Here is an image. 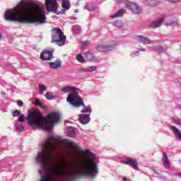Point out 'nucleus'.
<instances>
[{"mask_svg": "<svg viewBox=\"0 0 181 181\" xmlns=\"http://www.w3.org/2000/svg\"><path fill=\"white\" fill-rule=\"evenodd\" d=\"M4 19L9 22L38 25H45L47 21L45 6L39 1L28 6L18 4L14 8L7 10L4 14Z\"/></svg>", "mask_w": 181, "mask_h": 181, "instance_id": "1", "label": "nucleus"}, {"mask_svg": "<svg viewBox=\"0 0 181 181\" xmlns=\"http://www.w3.org/2000/svg\"><path fill=\"white\" fill-rule=\"evenodd\" d=\"M26 119L30 127L33 129H44L50 132L54 124L60 122V115L56 112L49 113L47 117H43L39 112L33 111L28 113Z\"/></svg>", "mask_w": 181, "mask_h": 181, "instance_id": "2", "label": "nucleus"}, {"mask_svg": "<svg viewBox=\"0 0 181 181\" xmlns=\"http://www.w3.org/2000/svg\"><path fill=\"white\" fill-rule=\"evenodd\" d=\"M78 88H76L73 86H66L63 87L61 89V91L62 93H70L68 95V97L66 98V101L72 105V107H74L75 108H78V107H81V105L83 107V110H81V112L86 113V112H91V107L90 106H86L84 105V102L83 101V99L81 97H80V95L78 94Z\"/></svg>", "mask_w": 181, "mask_h": 181, "instance_id": "3", "label": "nucleus"}, {"mask_svg": "<svg viewBox=\"0 0 181 181\" xmlns=\"http://www.w3.org/2000/svg\"><path fill=\"white\" fill-rule=\"evenodd\" d=\"M52 42H55L58 46H64L66 37L60 28H53L52 30Z\"/></svg>", "mask_w": 181, "mask_h": 181, "instance_id": "4", "label": "nucleus"}, {"mask_svg": "<svg viewBox=\"0 0 181 181\" xmlns=\"http://www.w3.org/2000/svg\"><path fill=\"white\" fill-rule=\"evenodd\" d=\"M45 6L48 12H57L59 3H57V0H45Z\"/></svg>", "mask_w": 181, "mask_h": 181, "instance_id": "5", "label": "nucleus"}, {"mask_svg": "<svg viewBox=\"0 0 181 181\" xmlns=\"http://www.w3.org/2000/svg\"><path fill=\"white\" fill-rule=\"evenodd\" d=\"M127 8L128 9H130L133 13H141L142 12V8L141 6H138V4L135 3H128L127 4Z\"/></svg>", "mask_w": 181, "mask_h": 181, "instance_id": "6", "label": "nucleus"}, {"mask_svg": "<svg viewBox=\"0 0 181 181\" xmlns=\"http://www.w3.org/2000/svg\"><path fill=\"white\" fill-rule=\"evenodd\" d=\"M117 44L114 45H105V44H100L98 45L97 49L99 52H110L115 47Z\"/></svg>", "mask_w": 181, "mask_h": 181, "instance_id": "7", "label": "nucleus"}, {"mask_svg": "<svg viewBox=\"0 0 181 181\" xmlns=\"http://www.w3.org/2000/svg\"><path fill=\"white\" fill-rule=\"evenodd\" d=\"M122 163H124V165H128L129 166H132L133 169H138V162H136V160L135 159L128 158L126 160H124L122 161Z\"/></svg>", "mask_w": 181, "mask_h": 181, "instance_id": "8", "label": "nucleus"}, {"mask_svg": "<svg viewBox=\"0 0 181 181\" xmlns=\"http://www.w3.org/2000/svg\"><path fill=\"white\" fill-rule=\"evenodd\" d=\"M53 58V51L44 50L40 53L41 60H50Z\"/></svg>", "mask_w": 181, "mask_h": 181, "instance_id": "9", "label": "nucleus"}, {"mask_svg": "<svg viewBox=\"0 0 181 181\" xmlns=\"http://www.w3.org/2000/svg\"><path fill=\"white\" fill-rule=\"evenodd\" d=\"M136 40H137V42H141L143 45H151L153 43L152 40H149V38H146L142 35H137L136 37Z\"/></svg>", "mask_w": 181, "mask_h": 181, "instance_id": "10", "label": "nucleus"}, {"mask_svg": "<svg viewBox=\"0 0 181 181\" xmlns=\"http://www.w3.org/2000/svg\"><path fill=\"white\" fill-rule=\"evenodd\" d=\"M165 21V18H158L156 21H153L150 24V28H153V29L156 28H159V26H161L162 23Z\"/></svg>", "mask_w": 181, "mask_h": 181, "instance_id": "11", "label": "nucleus"}, {"mask_svg": "<svg viewBox=\"0 0 181 181\" xmlns=\"http://www.w3.org/2000/svg\"><path fill=\"white\" fill-rule=\"evenodd\" d=\"M48 64H49L50 69L56 70V69H60V67H62V60L57 59L54 62H49Z\"/></svg>", "mask_w": 181, "mask_h": 181, "instance_id": "12", "label": "nucleus"}, {"mask_svg": "<svg viewBox=\"0 0 181 181\" xmlns=\"http://www.w3.org/2000/svg\"><path fill=\"white\" fill-rule=\"evenodd\" d=\"M79 121L81 124H88L90 122V115H81L79 116Z\"/></svg>", "mask_w": 181, "mask_h": 181, "instance_id": "13", "label": "nucleus"}, {"mask_svg": "<svg viewBox=\"0 0 181 181\" xmlns=\"http://www.w3.org/2000/svg\"><path fill=\"white\" fill-rule=\"evenodd\" d=\"M160 2V0H145L144 4L146 6H156Z\"/></svg>", "mask_w": 181, "mask_h": 181, "instance_id": "14", "label": "nucleus"}, {"mask_svg": "<svg viewBox=\"0 0 181 181\" xmlns=\"http://www.w3.org/2000/svg\"><path fill=\"white\" fill-rule=\"evenodd\" d=\"M163 166L165 168V169H169L170 163H169V158H168V154L166 153H163Z\"/></svg>", "mask_w": 181, "mask_h": 181, "instance_id": "15", "label": "nucleus"}, {"mask_svg": "<svg viewBox=\"0 0 181 181\" xmlns=\"http://www.w3.org/2000/svg\"><path fill=\"white\" fill-rule=\"evenodd\" d=\"M171 129H172L173 134H175V136H177V138L181 141V132H180V130H179V129H177L175 126H171Z\"/></svg>", "mask_w": 181, "mask_h": 181, "instance_id": "16", "label": "nucleus"}, {"mask_svg": "<svg viewBox=\"0 0 181 181\" xmlns=\"http://www.w3.org/2000/svg\"><path fill=\"white\" fill-rule=\"evenodd\" d=\"M127 11L125 10H119L118 12H117L115 14L110 15V18L112 19H115V18H121L124 13H125Z\"/></svg>", "mask_w": 181, "mask_h": 181, "instance_id": "17", "label": "nucleus"}, {"mask_svg": "<svg viewBox=\"0 0 181 181\" xmlns=\"http://www.w3.org/2000/svg\"><path fill=\"white\" fill-rule=\"evenodd\" d=\"M62 5L64 11H68V9H70L71 4L69 0H62Z\"/></svg>", "mask_w": 181, "mask_h": 181, "instance_id": "18", "label": "nucleus"}, {"mask_svg": "<svg viewBox=\"0 0 181 181\" xmlns=\"http://www.w3.org/2000/svg\"><path fill=\"white\" fill-rule=\"evenodd\" d=\"M67 132L69 136L73 138V136H76V132L74 131V128L69 127L67 128Z\"/></svg>", "mask_w": 181, "mask_h": 181, "instance_id": "19", "label": "nucleus"}, {"mask_svg": "<svg viewBox=\"0 0 181 181\" xmlns=\"http://www.w3.org/2000/svg\"><path fill=\"white\" fill-rule=\"evenodd\" d=\"M97 70V66H88L87 68H85L83 69V71H87L88 73H93V71H95Z\"/></svg>", "mask_w": 181, "mask_h": 181, "instance_id": "20", "label": "nucleus"}, {"mask_svg": "<svg viewBox=\"0 0 181 181\" xmlns=\"http://www.w3.org/2000/svg\"><path fill=\"white\" fill-rule=\"evenodd\" d=\"M172 121H173V122H174V124H176L177 125H180V127H181V119L179 117H177V116H174L172 118Z\"/></svg>", "mask_w": 181, "mask_h": 181, "instance_id": "21", "label": "nucleus"}, {"mask_svg": "<svg viewBox=\"0 0 181 181\" xmlns=\"http://www.w3.org/2000/svg\"><path fill=\"white\" fill-rule=\"evenodd\" d=\"M76 60L78 62H79V63H84L85 60H84V57H83V55L81 54H78L76 56Z\"/></svg>", "mask_w": 181, "mask_h": 181, "instance_id": "22", "label": "nucleus"}, {"mask_svg": "<svg viewBox=\"0 0 181 181\" xmlns=\"http://www.w3.org/2000/svg\"><path fill=\"white\" fill-rule=\"evenodd\" d=\"M85 56L88 60H93V54H91L90 52H86Z\"/></svg>", "mask_w": 181, "mask_h": 181, "instance_id": "23", "label": "nucleus"}, {"mask_svg": "<svg viewBox=\"0 0 181 181\" xmlns=\"http://www.w3.org/2000/svg\"><path fill=\"white\" fill-rule=\"evenodd\" d=\"M115 25L117 28H122L124 26V23H122V21H116L115 23Z\"/></svg>", "mask_w": 181, "mask_h": 181, "instance_id": "24", "label": "nucleus"}, {"mask_svg": "<svg viewBox=\"0 0 181 181\" xmlns=\"http://www.w3.org/2000/svg\"><path fill=\"white\" fill-rule=\"evenodd\" d=\"M154 50L158 52L159 53H163V52H165V49L160 46L154 48Z\"/></svg>", "mask_w": 181, "mask_h": 181, "instance_id": "25", "label": "nucleus"}, {"mask_svg": "<svg viewBox=\"0 0 181 181\" xmlns=\"http://www.w3.org/2000/svg\"><path fill=\"white\" fill-rule=\"evenodd\" d=\"M45 97L47 100H53L54 98L53 94H52L50 92L47 93Z\"/></svg>", "mask_w": 181, "mask_h": 181, "instance_id": "26", "label": "nucleus"}, {"mask_svg": "<svg viewBox=\"0 0 181 181\" xmlns=\"http://www.w3.org/2000/svg\"><path fill=\"white\" fill-rule=\"evenodd\" d=\"M39 88H40V93H43L44 91H46V86H45L43 84H40Z\"/></svg>", "mask_w": 181, "mask_h": 181, "instance_id": "27", "label": "nucleus"}, {"mask_svg": "<svg viewBox=\"0 0 181 181\" xmlns=\"http://www.w3.org/2000/svg\"><path fill=\"white\" fill-rule=\"evenodd\" d=\"M17 130L19 131V132H22V131H25V127H23V126H22V124H18L16 126Z\"/></svg>", "mask_w": 181, "mask_h": 181, "instance_id": "28", "label": "nucleus"}, {"mask_svg": "<svg viewBox=\"0 0 181 181\" xmlns=\"http://www.w3.org/2000/svg\"><path fill=\"white\" fill-rule=\"evenodd\" d=\"M21 115V111L16 110L13 112V117H19Z\"/></svg>", "mask_w": 181, "mask_h": 181, "instance_id": "29", "label": "nucleus"}, {"mask_svg": "<svg viewBox=\"0 0 181 181\" xmlns=\"http://www.w3.org/2000/svg\"><path fill=\"white\" fill-rule=\"evenodd\" d=\"M95 9V5H90L88 6V11H90V12H93Z\"/></svg>", "mask_w": 181, "mask_h": 181, "instance_id": "30", "label": "nucleus"}, {"mask_svg": "<svg viewBox=\"0 0 181 181\" xmlns=\"http://www.w3.org/2000/svg\"><path fill=\"white\" fill-rule=\"evenodd\" d=\"M176 25H177V21H171L169 23L170 26H176Z\"/></svg>", "mask_w": 181, "mask_h": 181, "instance_id": "31", "label": "nucleus"}, {"mask_svg": "<svg viewBox=\"0 0 181 181\" xmlns=\"http://www.w3.org/2000/svg\"><path fill=\"white\" fill-rule=\"evenodd\" d=\"M170 4H178V2H181V0H166Z\"/></svg>", "mask_w": 181, "mask_h": 181, "instance_id": "32", "label": "nucleus"}, {"mask_svg": "<svg viewBox=\"0 0 181 181\" xmlns=\"http://www.w3.org/2000/svg\"><path fill=\"white\" fill-rule=\"evenodd\" d=\"M25 116L23 115H22L20 118L18 119V122H23L25 121Z\"/></svg>", "mask_w": 181, "mask_h": 181, "instance_id": "33", "label": "nucleus"}, {"mask_svg": "<svg viewBox=\"0 0 181 181\" xmlns=\"http://www.w3.org/2000/svg\"><path fill=\"white\" fill-rule=\"evenodd\" d=\"M35 105H42V103H40V100H35Z\"/></svg>", "mask_w": 181, "mask_h": 181, "instance_id": "34", "label": "nucleus"}, {"mask_svg": "<svg viewBox=\"0 0 181 181\" xmlns=\"http://www.w3.org/2000/svg\"><path fill=\"white\" fill-rule=\"evenodd\" d=\"M18 107H22V105H23V102L22 100H18Z\"/></svg>", "mask_w": 181, "mask_h": 181, "instance_id": "35", "label": "nucleus"}, {"mask_svg": "<svg viewBox=\"0 0 181 181\" xmlns=\"http://www.w3.org/2000/svg\"><path fill=\"white\" fill-rule=\"evenodd\" d=\"M138 54H139V52L137 51V52L132 54V57H135L136 56H138Z\"/></svg>", "mask_w": 181, "mask_h": 181, "instance_id": "36", "label": "nucleus"}, {"mask_svg": "<svg viewBox=\"0 0 181 181\" xmlns=\"http://www.w3.org/2000/svg\"><path fill=\"white\" fill-rule=\"evenodd\" d=\"M123 181H131V180H129V179H127V178H123Z\"/></svg>", "mask_w": 181, "mask_h": 181, "instance_id": "37", "label": "nucleus"}, {"mask_svg": "<svg viewBox=\"0 0 181 181\" xmlns=\"http://www.w3.org/2000/svg\"><path fill=\"white\" fill-rule=\"evenodd\" d=\"M139 50L141 51V52H145V49H140Z\"/></svg>", "mask_w": 181, "mask_h": 181, "instance_id": "38", "label": "nucleus"}, {"mask_svg": "<svg viewBox=\"0 0 181 181\" xmlns=\"http://www.w3.org/2000/svg\"><path fill=\"white\" fill-rule=\"evenodd\" d=\"M180 177H181V174L180 175Z\"/></svg>", "mask_w": 181, "mask_h": 181, "instance_id": "39", "label": "nucleus"}]
</instances>
